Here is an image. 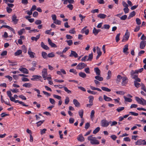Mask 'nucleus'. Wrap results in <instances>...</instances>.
Here are the masks:
<instances>
[{
    "label": "nucleus",
    "mask_w": 146,
    "mask_h": 146,
    "mask_svg": "<svg viewBox=\"0 0 146 146\" xmlns=\"http://www.w3.org/2000/svg\"><path fill=\"white\" fill-rule=\"evenodd\" d=\"M88 139L90 141V143L92 145H98L99 144L100 142L96 139V138L93 137L92 135H90L88 137Z\"/></svg>",
    "instance_id": "obj_1"
},
{
    "label": "nucleus",
    "mask_w": 146,
    "mask_h": 146,
    "mask_svg": "<svg viewBox=\"0 0 146 146\" xmlns=\"http://www.w3.org/2000/svg\"><path fill=\"white\" fill-rule=\"evenodd\" d=\"M101 126L103 127H107L111 123V121H108L106 119H103L101 121Z\"/></svg>",
    "instance_id": "obj_2"
},
{
    "label": "nucleus",
    "mask_w": 146,
    "mask_h": 146,
    "mask_svg": "<svg viewBox=\"0 0 146 146\" xmlns=\"http://www.w3.org/2000/svg\"><path fill=\"white\" fill-rule=\"evenodd\" d=\"M10 99L11 101L14 102L15 103H19L20 104L22 105L23 106L28 107V105H26L25 103L21 101H19V100H15V98L12 96L10 97Z\"/></svg>",
    "instance_id": "obj_3"
},
{
    "label": "nucleus",
    "mask_w": 146,
    "mask_h": 146,
    "mask_svg": "<svg viewBox=\"0 0 146 146\" xmlns=\"http://www.w3.org/2000/svg\"><path fill=\"white\" fill-rule=\"evenodd\" d=\"M129 33L128 31V30H127L123 36V38L122 40V42H125L128 40L129 36Z\"/></svg>",
    "instance_id": "obj_4"
},
{
    "label": "nucleus",
    "mask_w": 146,
    "mask_h": 146,
    "mask_svg": "<svg viewBox=\"0 0 146 146\" xmlns=\"http://www.w3.org/2000/svg\"><path fill=\"white\" fill-rule=\"evenodd\" d=\"M87 66V65L84 63L81 62L78 64L76 67V68L77 69H82L84 67Z\"/></svg>",
    "instance_id": "obj_5"
},
{
    "label": "nucleus",
    "mask_w": 146,
    "mask_h": 146,
    "mask_svg": "<svg viewBox=\"0 0 146 146\" xmlns=\"http://www.w3.org/2000/svg\"><path fill=\"white\" fill-rule=\"evenodd\" d=\"M42 75L44 80H46V77L48 75L47 70V69L44 68L42 72Z\"/></svg>",
    "instance_id": "obj_6"
},
{
    "label": "nucleus",
    "mask_w": 146,
    "mask_h": 146,
    "mask_svg": "<svg viewBox=\"0 0 146 146\" xmlns=\"http://www.w3.org/2000/svg\"><path fill=\"white\" fill-rule=\"evenodd\" d=\"M136 145H146V141L145 140H141V139H138L135 143Z\"/></svg>",
    "instance_id": "obj_7"
},
{
    "label": "nucleus",
    "mask_w": 146,
    "mask_h": 146,
    "mask_svg": "<svg viewBox=\"0 0 146 146\" xmlns=\"http://www.w3.org/2000/svg\"><path fill=\"white\" fill-rule=\"evenodd\" d=\"M146 44V41L145 40L141 41L140 44V48L141 49H143L145 47Z\"/></svg>",
    "instance_id": "obj_8"
},
{
    "label": "nucleus",
    "mask_w": 146,
    "mask_h": 146,
    "mask_svg": "<svg viewBox=\"0 0 146 146\" xmlns=\"http://www.w3.org/2000/svg\"><path fill=\"white\" fill-rule=\"evenodd\" d=\"M122 81L121 83V85L123 86L125 85L128 81V79L127 77H123L122 78Z\"/></svg>",
    "instance_id": "obj_9"
},
{
    "label": "nucleus",
    "mask_w": 146,
    "mask_h": 146,
    "mask_svg": "<svg viewBox=\"0 0 146 146\" xmlns=\"http://www.w3.org/2000/svg\"><path fill=\"white\" fill-rule=\"evenodd\" d=\"M19 69L20 71L23 73L26 74H28L29 73L28 70L25 68L22 67L20 68Z\"/></svg>",
    "instance_id": "obj_10"
},
{
    "label": "nucleus",
    "mask_w": 146,
    "mask_h": 146,
    "mask_svg": "<svg viewBox=\"0 0 146 146\" xmlns=\"http://www.w3.org/2000/svg\"><path fill=\"white\" fill-rule=\"evenodd\" d=\"M70 57L74 56L75 58H77L78 56V54L76 52L71 50V53L69 55Z\"/></svg>",
    "instance_id": "obj_11"
},
{
    "label": "nucleus",
    "mask_w": 146,
    "mask_h": 146,
    "mask_svg": "<svg viewBox=\"0 0 146 146\" xmlns=\"http://www.w3.org/2000/svg\"><path fill=\"white\" fill-rule=\"evenodd\" d=\"M48 41L49 44L52 47H54V48H56L57 47L56 45L54 43H53L52 42L50 38H49L48 39Z\"/></svg>",
    "instance_id": "obj_12"
},
{
    "label": "nucleus",
    "mask_w": 146,
    "mask_h": 146,
    "mask_svg": "<svg viewBox=\"0 0 146 146\" xmlns=\"http://www.w3.org/2000/svg\"><path fill=\"white\" fill-rule=\"evenodd\" d=\"M97 53L98 55L96 57V59L97 60L98 59L100 56L102 55V52L101 51L100 49L98 47H97Z\"/></svg>",
    "instance_id": "obj_13"
},
{
    "label": "nucleus",
    "mask_w": 146,
    "mask_h": 146,
    "mask_svg": "<svg viewBox=\"0 0 146 146\" xmlns=\"http://www.w3.org/2000/svg\"><path fill=\"white\" fill-rule=\"evenodd\" d=\"M73 102L74 104L75 105L76 107H78L80 106V104L77 100L75 99H74L73 100Z\"/></svg>",
    "instance_id": "obj_14"
},
{
    "label": "nucleus",
    "mask_w": 146,
    "mask_h": 146,
    "mask_svg": "<svg viewBox=\"0 0 146 146\" xmlns=\"http://www.w3.org/2000/svg\"><path fill=\"white\" fill-rule=\"evenodd\" d=\"M7 99H8V102H7V101L6 102V101H5L3 99V96L2 95H1V103H4L5 104L7 105H9V106H11V105H10V104L9 103V99L8 98H7Z\"/></svg>",
    "instance_id": "obj_15"
},
{
    "label": "nucleus",
    "mask_w": 146,
    "mask_h": 146,
    "mask_svg": "<svg viewBox=\"0 0 146 146\" xmlns=\"http://www.w3.org/2000/svg\"><path fill=\"white\" fill-rule=\"evenodd\" d=\"M100 31H101L100 29H97L95 28L94 27L93 30V33L96 36L97 35L98 33Z\"/></svg>",
    "instance_id": "obj_16"
},
{
    "label": "nucleus",
    "mask_w": 146,
    "mask_h": 146,
    "mask_svg": "<svg viewBox=\"0 0 146 146\" xmlns=\"http://www.w3.org/2000/svg\"><path fill=\"white\" fill-rule=\"evenodd\" d=\"M28 54L30 56V57L31 58H33L34 57V54L35 53L31 51V49L29 48L28 51Z\"/></svg>",
    "instance_id": "obj_17"
},
{
    "label": "nucleus",
    "mask_w": 146,
    "mask_h": 146,
    "mask_svg": "<svg viewBox=\"0 0 146 146\" xmlns=\"http://www.w3.org/2000/svg\"><path fill=\"white\" fill-rule=\"evenodd\" d=\"M41 46L42 48L46 50H49V48L47 45H45L43 42L41 43Z\"/></svg>",
    "instance_id": "obj_18"
},
{
    "label": "nucleus",
    "mask_w": 146,
    "mask_h": 146,
    "mask_svg": "<svg viewBox=\"0 0 146 146\" xmlns=\"http://www.w3.org/2000/svg\"><path fill=\"white\" fill-rule=\"evenodd\" d=\"M17 17L15 15H13L12 16V21L14 22L15 24H17V23L18 19H17Z\"/></svg>",
    "instance_id": "obj_19"
},
{
    "label": "nucleus",
    "mask_w": 146,
    "mask_h": 146,
    "mask_svg": "<svg viewBox=\"0 0 146 146\" xmlns=\"http://www.w3.org/2000/svg\"><path fill=\"white\" fill-rule=\"evenodd\" d=\"M32 77L33 78H31V80L32 81H34L36 79H39L40 78H42V77L41 76L38 75H34L32 76Z\"/></svg>",
    "instance_id": "obj_20"
},
{
    "label": "nucleus",
    "mask_w": 146,
    "mask_h": 146,
    "mask_svg": "<svg viewBox=\"0 0 146 146\" xmlns=\"http://www.w3.org/2000/svg\"><path fill=\"white\" fill-rule=\"evenodd\" d=\"M94 71L97 76L100 75V71L98 68L96 67L94 68Z\"/></svg>",
    "instance_id": "obj_21"
},
{
    "label": "nucleus",
    "mask_w": 146,
    "mask_h": 146,
    "mask_svg": "<svg viewBox=\"0 0 146 146\" xmlns=\"http://www.w3.org/2000/svg\"><path fill=\"white\" fill-rule=\"evenodd\" d=\"M40 34H38L36 36V37H31V39L32 40H35L36 41H37L40 38Z\"/></svg>",
    "instance_id": "obj_22"
},
{
    "label": "nucleus",
    "mask_w": 146,
    "mask_h": 146,
    "mask_svg": "<svg viewBox=\"0 0 146 146\" xmlns=\"http://www.w3.org/2000/svg\"><path fill=\"white\" fill-rule=\"evenodd\" d=\"M123 77L120 75H118L117 76V79L116 80V83L119 84L121 80L122 79Z\"/></svg>",
    "instance_id": "obj_23"
},
{
    "label": "nucleus",
    "mask_w": 146,
    "mask_h": 146,
    "mask_svg": "<svg viewBox=\"0 0 146 146\" xmlns=\"http://www.w3.org/2000/svg\"><path fill=\"white\" fill-rule=\"evenodd\" d=\"M97 16L98 18L104 19L107 16L104 14H100L98 15Z\"/></svg>",
    "instance_id": "obj_24"
},
{
    "label": "nucleus",
    "mask_w": 146,
    "mask_h": 146,
    "mask_svg": "<svg viewBox=\"0 0 146 146\" xmlns=\"http://www.w3.org/2000/svg\"><path fill=\"white\" fill-rule=\"evenodd\" d=\"M128 44H126L124 46V48L123 49V52L124 53H127V54L128 53V52H127V51L128 50Z\"/></svg>",
    "instance_id": "obj_25"
},
{
    "label": "nucleus",
    "mask_w": 146,
    "mask_h": 146,
    "mask_svg": "<svg viewBox=\"0 0 146 146\" xmlns=\"http://www.w3.org/2000/svg\"><path fill=\"white\" fill-rule=\"evenodd\" d=\"M42 57L44 59H47L48 57V55L47 53L44 52H42L41 53Z\"/></svg>",
    "instance_id": "obj_26"
},
{
    "label": "nucleus",
    "mask_w": 146,
    "mask_h": 146,
    "mask_svg": "<svg viewBox=\"0 0 146 146\" xmlns=\"http://www.w3.org/2000/svg\"><path fill=\"white\" fill-rule=\"evenodd\" d=\"M104 99L106 101H112V99L111 98L108 97L105 95H104Z\"/></svg>",
    "instance_id": "obj_27"
},
{
    "label": "nucleus",
    "mask_w": 146,
    "mask_h": 146,
    "mask_svg": "<svg viewBox=\"0 0 146 146\" xmlns=\"http://www.w3.org/2000/svg\"><path fill=\"white\" fill-rule=\"evenodd\" d=\"M100 75H98L95 77V78L100 81H102L103 80V77L99 76Z\"/></svg>",
    "instance_id": "obj_28"
},
{
    "label": "nucleus",
    "mask_w": 146,
    "mask_h": 146,
    "mask_svg": "<svg viewBox=\"0 0 146 146\" xmlns=\"http://www.w3.org/2000/svg\"><path fill=\"white\" fill-rule=\"evenodd\" d=\"M77 139L79 141L81 142L83 141L84 140V138L82 135H80Z\"/></svg>",
    "instance_id": "obj_29"
},
{
    "label": "nucleus",
    "mask_w": 146,
    "mask_h": 146,
    "mask_svg": "<svg viewBox=\"0 0 146 146\" xmlns=\"http://www.w3.org/2000/svg\"><path fill=\"white\" fill-rule=\"evenodd\" d=\"M23 86L26 88H29L31 87L32 84L30 83H26L24 84Z\"/></svg>",
    "instance_id": "obj_30"
},
{
    "label": "nucleus",
    "mask_w": 146,
    "mask_h": 146,
    "mask_svg": "<svg viewBox=\"0 0 146 146\" xmlns=\"http://www.w3.org/2000/svg\"><path fill=\"white\" fill-rule=\"evenodd\" d=\"M79 75L80 77L82 78H85L86 76V74L82 72H79Z\"/></svg>",
    "instance_id": "obj_31"
},
{
    "label": "nucleus",
    "mask_w": 146,
    "mask_h": 146,
    "mask_svg": "<svg viewBox=\"0 0 146 146\" xmlns=\"http://www.w3.org/2000/svg\"><path fill=\"white\" fill-rule=\"evenodd\" d=\"M101 89L103 91H105L107 92H110L111 91V89L105 87H102Z\"/></svg>",
    "instance_id": "obj_32"
},
{
    "label": "nucleus",
    "mask_w": 146,
    "mask_h": 146,
    "mask_svg": "<svg viewBox=\"0 0 146 146\" xmlns=\"http://www.w3.org/2000/svg\"><path fill=\"white\" fill-rule=\"evenodd\" d=\"M22 53V50H19L15 53V56H17L21 54Z\"/></svg>",
    "instance_id": "obj_33"
},
{
    "label": "nucleus",
    "mask_w": 146,
    "mask_h": 146,
    "mask_svg": "<svg viewBox=\"0 0 146 146\" xmlns=\"http://www.w3.org/2000/svg\"><path fill=\"white\" fill-rule=\"evenodd\" d=\"M90 88L93 90H97L99 91L102 92V90L99 88H95L92 86H90Z\"/></svg>",
    "instance_id": "obj_34"
},
{
    "label": "nucleus",
    "mask_w": 146,
    "mask_h": 146,
    "mask_svg": "<svg viewBox=\"0 0 146 146\" xmlns=\"http://www.w3.org/2000/svg\"><path fill=\"white\" fill-rule=\"evenodd\" d=\"M123 98L125 99V101L131 102L132 101V99L130 98H128L126 97L125 96H124Z\"/></svg>",
    "instance_id": "obj_35"
},
{
    "label": "nucleus",
    "mask_w": 146,
    "mask_h": 146,
    "mask_svg": "<svg viewBox=\"0 0 146 146\" xmlns=\"http://www.w3.org/2000/svg\"><path fill=\"white\" fill-rule=\"evenodd\" d=\"M93 54L92 53L91 54H89L88 56V58L87 60V61H91L92 60V59L93 58Z\"/></svg>",
    "instance_id": "obj_36"
},
{
    "label": "nucleus",
    "mask_w": 146,
    "mask_h": 146,
    "mask_svg": "<svg viewBox=\"0 0 146 146\" xmlns=\"http://www.w3.org/2000/svg\"><path fill=\"white\" fill-rule=\"evenodd\" d=\"M100 129V128L99 127H98L96 128L93 131V133L94 134H96L98 132Z\"/></svg>",
    "instance_id": "obj_37"
},
{
    "label": "nucleus",
    "mask_w": 146,
    "mask_h": 146,
    "mask_svg": "<svg viewBox=\"0 0 146 146\" xmlns=\"http://www.w3.org/2000/svg\"><path fill=\"white\" fill-rule=\"evenodd\" d=\"M134 83L135 86L137 88L141 86L140 84L137 82H136V81H134Z\"/></svg>",
    "instance_id": "obj_38"
},
{
    "label": "nucleus",
    "mask_w": 146,
    "mask_h": 146,
    "mask_svg": "<svg viewBox=\"0 0 146 146\" xmlns=\"http://www.w3.org/2000/svg\"><path fill=\"white\" fill-rule=\"evenodd\" d=\"M83 113L84 111L83 110H80L78 112L79 115L81 118H83Z\"/></svg>",
    "instance_id": "obj_39"
},
{
    "label": "nucleus",
    "mask_w": 146,
    "mask_h": 146,
    "mask_svg": "<svg viewBox=\"0 0 146 146\" xmlns=\"http://www.w3.org/2000/svg\"><path fill=\"white\" fill-rule=\"evenodd\" d=\"M69 33L72 34H75L76 33V31H75V28H73V29H71L69 31Z\"/></svg>",
    "instance_id": "obj_40"
},
{
    "label": "nucleus",
    "mask_w": 146,
    "mask_h": 146,
    "mask_svg": "<svg viewBox=\"0 0 146 146\" xmlns=\"http://www.w3.org/2000/svg\"><path fill=\"white\" fill-rule=\"evenodd\" d=\"M135 99L140 104H141L142 103V99H140L139 98L137 97H136Z\"/></svg>",
    "instance_id": "obj_41"
},
{
    "label": "nucleus",
    "mask_w": 146,
    "mask_h": 146,
    "mask_svg": "<svg viewBox=\"0 0 146 146\" xmlns=\"http://www.w3.org/2000/svg\"><path fill=\"white\" fill-rule=\"evenodd\" d=\"M124 108H125L124 107H119L117 108L116 110L117 111L119 112L120 111L123 110L124 109Z\"/></svg>",
    "instance_id": "obj_42"
},
{
    "label": "nucleus",
    "mask_w": 146,
    "mask_h": 146,
    "mask_svg": "<svg viewBox=\"0 0 146 146\" xmlns=\"http://www.w3.org/2000/svg\"><path fill=\"white\" fill-rule=\"evenodd\" d=\"M108 76L107 77V80H109L111 78V72L110 70H109L108 73Z\"/></svg>",
    "instance_id": "obj_43"
},
{
    "label": "nucleus",
    "mask_w": 146,
    "mask_h": 146,
    "mask_svg": "<svg viewBox=\"0 0 146 146\" xmlns=\"http://www.w3.org/2000/svg\"><path fill=\"white\" fill-rule=\"evenodd\" d=\"M25 31V29L24 28L21 29L18 32L19 35H22L23 33V32H24Z\"/></svg>",
    "instance_id": "obj_44"
},
{
    "label": "nucleus",
    "mask_w": 146,
    "mask_h": 146,
    "mask_svg": "<svg viewBox=\"0 0 146 146\" xmlns=\"http://www.w3.org/2000/svg\"><path fill=\"white\" fill-rule=\"evenodd\" d=\"M44 121V120L40 121L36 123L38 127L40 126Z\"/></svg>",
    "instance_id": "obj_45"
},
{
    "label": "nucleus",
    "mask_w": 146,
    "mask_h": 146,
    "mask_svg": "<svg viewBox=\"0 0 146 146\" xmlns=\"http://www.w3.org/2000/svg\"><path fill=\"white\" fill-rule=\"evenodd\" d=\"M61 21L58 20H56L54 21V23L56 25H60L61 23Z\"/></svg>",
    "instance_id": "obj_46"
},
{
    "label": "nucleus",
    "mask_w": 146,
    "mask_h": 146,
    "mask_svg": "<svg viewBox=\"0 0 146 146\" xmlns=\"http://www.w3.org/2000/svg\"><path fill=\"white\" fill-rule=\"evenodd\" d=\"M120 33L118 34L115 37V40L116 41V42H118L119 41V40H120L119 36H120Z\"/></svg>",
    "instance_id": "obj_47"
},
{
    "label": "nucleus",
    "mask_w": 146,
    "mask_h": 146,
    "mask_svg": "<svg viewBox=\"0 0 146 146\" xmlns=\"http://www.w3.org/2000/svg\"><path fill=\"white\" fill-rule=\"evenodd\" d=\"M69 101L70 100L69 98L68 97H66L65 100L64 102L65 104L66 105L68 104Z\"/></svg>",
    "instance_id": "obj_48"
},
{
    "label": "nucleus",
    "mask_w": 146,
    "mask_h": 146,
    "mask_svg": "<svg viewBox=\"0 0 146 146\" xmlns=\"http://www.w3.org/2000/svg\"><path fill=\"white\" fill-rule=\"evenodd\" d=\"M55 55L54 54V52H52L49 53L48 54V57L49 58H52L54 57Z\"/></svg>",
    "instance_id": "obj_49"
},
{
    "label": "nucleus",
    "mask_w": 146,
    "mask_h": 146,
    "mask_svg": "<svg viewBox=\"0 0 146 146\" xmlns=\"http://www.w3.org/2000/svg\"><path fill=\"white\" fill-rule=\"evenodd\" d=\"M22 49L23 50V52L24 53H26L27 52V48L25 45H23L22 46Z\"/></svg>",
    "instance_id": "obj_50"
},
{
    "label": "nucleus",
    "mask_w": 146,
    "mask_h": 146,
    "mask_svg": "<svg viewBox=\"0 0 146 146\" xmlns=\"http://www.w3.org/2000/svg\"><path fill=\"white\" fill-rule=\"evenodd\" d=\"M66 42L68 44L69 46L73 44V42L72 40H67Z\"/></svg>",
    "instance_id": "obj_51"
},
{
    "label": "nucleus",
    "mask_w": 146,
    "mask_h": 146,
    "mask_svg": "<svg viewBox=\"0 0 146 146\" xmlns=\"http://www.w3.org/2000/svg\"><path fill=\"white\" fill-rule=\"evenodd\" d=\"M104 27L102 28V29H103V28H104L105 29H109L110 26V25H107V24H105L104 25Z\"/></svg>",
    "instance_id": "obj_52"
},
{
    "label": "nucleus",
    "mask_w": 146,
    "mask_h": 146,
    "mask_svg": "<svg viewBox=\"0 0 146 146\" xmlns=\"http://www.w3.org/2000/svg\"><path fill=\"white\" fill-rule=\"evenodd\" d=\"M69 72H71L75 74H76L77 72H76V70L74 69H70Z\"/></svg>",
    "instance_id": "obj_53"
},
{
    "label": "nucleus",
    "mask_w": 146,
    "mask_h": 146,
    "mask_svg": "<svg viewBox=\"0 0 146 146\" xmlns=\"http://www.w3.org/2000/svg\"><path fill=\"white\" fill-rule=\"evenodd\" d=\"M127 16L126 15H124L120 17V19L122 20H125L126 19Z\"/></svg>",
    "instance_id": "obj_54"
},
{
    "label": "nucleus",
    "mask_w": 146,
    "mask_h": 146,
    "mask_svg": "<svg viewBox=\"0 0 146 146\" xmlns=\"http://www.w3.org/2000/svg\"><path fill=\"white\" fill-rule=\"evenodd\" d=\"M95 112L94 110L91 111L90 114V118L92 119L94 116Z\"/></svg>",
    "instance_id": "obj_55"
},
{
    "label": "nucleus",
    "mask_w": 146,
    "mask_h": 146,
    "mask_svg": "<svg viewBox=\"0 0 146 146\" xmlns=\"http://www.w3.org/2000/svg\"><path fill=\"white\" fill-rule=\"evenodd\" d=\"M64 89L65 91L68 94H70L71 93V91L68 90L66 87H64Z\"/></svg>",
    "instance_id": "obj_56"
},
{
    "label": "nucleus",
    "mask_w": 146,
    "mask_h": 146,
    "mask_svg": "<svg viewBox=\"0 0 146 146\" xmlns=\"http://www.w3.org/2000/svg\"><path fill=\"white\" fill-rule=\"evenodd\" d=\"M87 92L92 94L95 95L97 94V92L94 91H91L90 90H88Z\"/></svg>",
    "instance_id": "obj_57"
},
{
    "label": "nucleus",
    "mask_w": 146,
    "mask_h": 146,
    "mask_svg": "<svg viewBox=\"0 0 146 146\" xmlns=\"http://www.w3.org/2000/svg\"><path fill=\"white\" fill-rule=\"evenodd\" d=\"M42 23V21L40 20H36L35 22V23L36 25H38Z\"/></svg>",
    "instance_id": "obj_58"
},
{
    "label": "nucleus",
    "mask_w": 146,
    "mask_h": 146,
    "mask_svg": "<svg viewBox=\"0 0 146 146\" xmlns=\"http://www.w3.org/2000/svg\"><path fill=\"white\" fill-rule=\"evenodd\" d=\"M53 96L54 98H56L59 100H60L61 98V97L60 96L55 94L53 95Z\"/></svg>",
    "instance_id": "obj_59"
},
{
    "label": "nucleus",
    "mask_w": 146,
    "mask_h": 146,
    "mask_svg": "<svg viewBox=\"0 0 146 146\" xmlns=\"http://www.w3.org/2000/svg\"><path fill=\"white\" fill-rule=\"evenodd\" d=\"M89 102L90 103L93 104V101L94 100V97L92 96H90L89 97Z\"/></svg>",
    "instance_id": "obj_60"
},
{
    "label": "nucleus",
    "mask_w": 146,
    "mask_h": 146,
    "mask_svg": "<svg viewBox=\"0 0 146 146\" xmlns=\"http://www.w3.org/2000/svg\"><path fill=\"white\" fill-rule=\"evenodd\" d=\"M46 130V129H40V134L41 135H43V134L45 133Z\"/></svg>",
    "instance_id": "obj_61"
},
{
    "label": "nucleus",
    "mask_w": 146,
    "mask_h": 146,
    "mask_svg": "<svg viewBox=\"0 0 146 146\" xmlns=\"http://www.w3.org/2000/svg\"><path fill=\"white\" fill-rule=\"evenodd\" d=\"M67 8H68L70 10H72L73 8V6L71 4H70L67 6Z\"/></svg>",
    "instance_id": "obj_62"
},
{
    "label": "nucleus",
    "mask_w": 146,
    "mask_h": 146,
    "mask_svg": "<svg viewBox=\"0 0 146 146\" xmlns=\"http://www.w3.org/2000/svg\"><path fill=\"white\" fill-rule=\"evenodd\" d=\"M49 101L52 104H54L55 102L54 100L52 98H50L49 99Z\"/></svg>",
    "instance_id": "obj_63"
},
{
    "label": "nucleus",
    "mask_w": 146,
    "mask_h": 146,
    "mask_svg": "<svg viewBox=\"0 0 146 146\" xmlns=\"http://www.w3.org/2000/svg\"><path fill=\"white\" fill-rule=\"evenodd\" d=\"M124 11L125 14L128 13L129 11V9L128 7L125 8L123 9Z\"/></svg>",
    "instance_id": "obj_64"
}]
</instances>
